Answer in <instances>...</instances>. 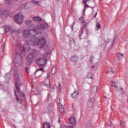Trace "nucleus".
<instances>
[{"label": "nucleus", "instance_id": "f257e3e1", "mask_svg": "<svg viewBox=\"0 0 128 128\" xmlns=\"http://www.w3.org/2000/svg\"><path fill=\"white\" fill-rule=\"evenodd\" d=\"M48 28V26L46 22H43L42 24H38L35 29L32 30L33 32V46H38L40 48H42L46 44V39L44 38L38 39L37 38L34 37L38 34L39 30H44Z\"/></svg>", "mask_w": 128, "mask_h": 128}, {"label": "nucleus", "instance_id": "f03ea898", "mask_svg": "<svg viewBox=\"0 0 128 128\" xmlns=\"http://www.w3.org/2000/svg\"><path fill=\"white\" fill-rule=\"evenodd\" d=\"M16 46L17 49L14 52V60L17 62V64H22V56L20 52L24 54V52H26V48L22 45H20V43L18 41L16 42ZM18 50H20V52H18Z\"/></svg>", "mask_w": 128, "mask_h": 128}, {"label": "nucleus", "instance_id": "7ed1b4c3", "mask_svg": "<svg viewBox=\"0 0 128 128\" xmlns=\"http://www.w3.org/2000/svg\"><path fill=\"white\" fill-rule=\"evenodd\" d=\"M32 29L30 30L28 28H26L24 30L22 35L25 42H30V40H32V34H30V32H32Z\"/></svg>", "mask_w": 128, "mask_h": 128}, {"label": "nucleus", "instance_id": "20e7f679", "mask_svg": "<svg viewBox=\"0 0 128 128\" xmlns=\"http://www.w3.org/2000/svg\"><path fill=\"white\" fill-rule=\"evenodd\" d=\"M24 16H22V14L20 13L14 16L15 22L18 24H22V22L24 21Z\"/></svg>", "mask_w": 128, "mask_h": 128}, {"label": "nucleus", "instance_id": "39448f33", "mask_svg": "<svg viewBox=\"0 0 128 128\" xmlns=\"http://www.w3.org/2000/svg\"><path fill=\"white\" fill-rule=\"evenodd\" d=\"M46 62H48L46 58H40L36 59L35 62L36 64H38V66H44L46 64Z\"/></svg>", "mask_w": 128, "mask_h": 128}, {"label": "nucleus", "instance_id": "423d86ee", "mask_svg": "<svg viewBox=\"0 0 128 128\" xmlns=\"http://www.w3.org/2000/svg\"><path fill=\"white\" fill-rule=\"evenodd\" d=\"M27 66H30L32 62V53L29 54L26 58Z\"/></svg>", "mask_w": 128, "mask_h": 128}, {"label": "nucleus", "instance_id": "0eeeda50", "mask_svg": "<svg viewBox=\"0 0 128 128\" xmlns=\"http://www.w3.org/2000/svg\"><path fill=\"white\" fill-rule=\"evenodd\" d=\"M68 120L70 124H72V126H76V117L71 116L70 118H68Z\"/></svg>", "mask_w": 128, "mask_h": 128}, {"label": "nucleus", "instance_id": "6e6552de", "mask_svg": "<svg viewBox=\"0 0 128 128\" xmlns=\"http://www.w3.org/2000/svg\"><path fill=\"white\" fill-rule=\"evenodd\" d=\"M94 98H92L88 100V108H92V106H94Z\"/></svg>", "mask_w": 128, "mask_h": 128}, {"label": "nucleus", "instance_id": "1a4fd4ad", "mask_svg": "<svg viewBox=\"0 0 128 128\" xmlns=\"http://www.w3.org/2000/svg\"><path fill=\"white\" fill-rule=\"evenodd\" d=\"M4 16H10V12H8V10L2 12V8H0V18H2Z\"/></svg>", "mask_w": 128, "mask_h": 128}, {"label": "nucleus", "instance_id": "9d476101", "mask_svg": "<svg viewBox=\"0 0 128 128\" xmlns=\"http://www.w3.org/2000/svg\"><path fill=\"white\" fill-rule=\"evenodd\" d=\"M16 86L17 90V92L20 94L21 98H24V93L23 92H20V86L18 85V82H16Z\"/></svg>", "mask_w": 128, "mask_h": 128}, {"label": "nucleus", "instance_id": "9b49d317", "mask_svg": "<svg viewBox=\"0 0 128 128\" xmlns=\"http://www.w3.org/2000/svg\"><path fill=\"white\" fill-rule=\"evenodd\" d=\"M88 2V0H83L82 3L85 4L84 8V12H86V8H94V7H90L86 4V2Z\"/></svg>", "mask_w": 128, "mask_h": 128}, {"label": "nucleus", "instance_id": "f8f14e48", "mask_svg": "<svg viewBox=\"0 0 128 128\" xmlns=\"http://www.w3.org/2000/svg\"><path fill=\"white\" fill-rule=\"evenodd\" d=\"M25 24L26 26H28V28H30V26H32V20H26L25 22Z\"/></svg>", "mask_w": 128, "mask_h": 128}, {"label": "nucleus", "instance_id": "ddd939ff", "mask_svg": "<svg viewBox=\"0 0 128 128\" xmlns=\"http://www.w3.org/2000/svg\"><path fill=\"white\" fill-rule=\"evenodd\" d=\"M14 78L16 82H20V76H18V70L14 71Z\"/></svg>", "mask_w": 128, "mask_h": 128}, {"label": "nucleus", "instance_id": "4468645a", "mask_svg": "<svg viewBox=\"0 0 128 128\" xmlns=\"http://www.w3.org/2000/svg\"><path fill=\"white\" fill-rule=\"evenodd\" d=\"M21 6L23 8H30L32 6V5H30V3H26L21 4Z\"/></svg>", "mask_w": 128, "mask_h": 128}, {"label": "nucleus", "instance_id": "2eb2a0df", "mask_svg": "<svg viewBox=\"0 0 128 128\" xmlns=\"http://www.w3.org/2000/svg\"><path fill=\"white\" fill-rule=\"evenodd\" d=\"M14 95L16 97V102H18L19 104H22V100H20V99L18 98V95L16 94V90H14Z\"/></svg>", "mask_w": 128, "mask_h": 128}, {"label": "nucleus", "instance_id": "dca6fc26", "mask_svg": "<svg viewBox=\"0 0 128 128\" xmlns=\"http://www.w3.org/2000/svg\"><path fill=\"white\" fill-rule=\"evenodd\" d=\"M71 96L73 98H78V91H74L73 94H71Z\"/></svg>", "mask_w": 128, "mask_h": 128}, {"label": "nucleus", "instance_id": "f3484780", "mask_svg": "<svg viewBox=\"0 0 128 128\" xmlns=\"http://www.w3.org/2000/svg\"><path fill=\"white\" fill-rule=\"evenodd\" d=\"M59 106L60 108V112L61 114H62L64 113V106L60 104V98L59 99Z\"/></svg>", "mask_w": 128, "mask_h": 128}, {"label": "nucleus", "instance_id": "a211bd4d", "mask_svg": "<svg viewBox=\"0 0 128 128\" xmlns=\"http://www.w3.org/2000/svg\"><path fill=\"white\" fill-rule=\"evenodd\" d=\"M43 128H50V122H45L43 123Z\"/></svg>", "mask_w": 128, "mask_h": 128}, {"label": "nucleus", "instance_id": "6ab92c4d", "mask_svg": "<svg viewBox=\"0 0 128 128\" xmlns=\"http://www.w3.org/2000/svg\"><path fill=\"white\" fill-rule=\"evenodd\" d=\"M5 80H6V82H8V80H10V74L8 73L5 76Z\"/></svg>", "mask_w": 128, "mask_h": 128}, {"label": "nucleus", "instance_id": "aec40b11", "mask_svg": "<svg viewBox=\"0 0 128 128\" xmlns=\"http://www.w3.org/2000/svg\"><path fill=\"white\" fill-rule=\"evenodd\" d=\"M34 96H38L40 94V91L38 89H35L34 91Z\"/></svg>", "mask_w": 128, "mask_h": 128}, {"label": "nucleus", "instance_id": "412c9836", "mask_svg": "<svg viewBox=\"0 0 128 128\" xmlns=\"http://www.w3.org/2000/svg\"><path fill=\"white\" fill-rule=\"evenodd\" d=\"M33 20H34L35 22H42V20L38 16L34 17Z\"/></svg>", "mask_w": 128, "mask_h": 128}, {"label": "nucleus", "instance_id": "4be33fe9", "mask_svg": "<svg viewBox=\"0 0 128 128\" xmlns=\"http://www.w3.org/2000/svg\"><path fill=\"white\" fill-rule=\"evenodd\" d=\"M116 56L118 60H122L124 58V54L120 53H117Z\"/></svg>", "mask_w": 128, "mask_h": 128}, {"label": "nucleus", "instance_id": "5701e85b", "mask_svg": "<svg viewBox=\"0 0 128 128\" xmlns=\"http://www.w3.org/2000/svg\"><path fill=\"white\" fill-rule=\"evenodd\" d=\"M96 30H98L100 28V22H97L96 26Z\"/></svg>", "mask_w": 128, "mask_h": 128}, {"label": "nucleus", "instance_id": "b1692460", "mask_svg": "<svg viewBox=\"0 0 128 128\" xmlns=\"http://www.w3.org/2000/svg\"><path fill=\"white\" fill-rule=\"evenodd\" d=\"M33 56L36 57V56H38V51L33 49Z\"/></svg>", "mask_w": 128, "mask_h": 128}, {"label": "nucleus", "instance_id": "393cba45", "mask_svg": "<svg viewBox=\"0 0 128 128\" xmlns=\"http://www.w3.org/2000/svg\"><path fill=\"white\" fill-rule=\"evenodd\" d=\"M70 60H72V62H76V61L78 60V57H76V56H73L70 58Z\"/></svg>", "mask_w": 128, "mask_h": 128}, {"label": "nucleus", "instance_id": "a878e982", "mask_svg": "<svg viewBox=\"0 0 128 128\" xmlns=\"http://www.w3.org/2000/svg\"><path fill=\"white\" fill-rule=\"evenodd\" d=\"M91 90L92 92H96L98 91V86H93Z\"/></svg>", "mask_w": 128, "mask_h": 128}, {"label": "nucleus", "instance_id": "bb28decb", "mask_svg": "<svg viewBox=\"0 0 128 128\" xmlns=\"http://www.w3.org/2000/svg\"><path fill=\"white\" fill-rule=\"evenodd\" d=\"M116 88L118 92H120V90H122V92H124V89L122 88V86H116Z\"/></svg>", "mask_w": 128, "mask_h": 128}, {"label": "nucleus", "instance_id": "cd10ccee", "mask_svg": "<svg viewBox=\"0 0 128 128\" xmlns=\"http://www.w3.org/2000/svg\"><path fill=\"white\" fill-rule=\"evenodd\" d=\"M40 1H36V0H33L32 1L33 4L35 6H40Z\"/></svg>", "mask_w": 128, "mask_h": 128}, {"label": "nucleus", "instance_id": "c85d7f7f", "mask_svg": "<svg viewBox=\"0 0 128 128\" xmlns=\"http://www.w3.org/2000/svg\"><path fill=\"white\" fill-rule=\"evenodd\" d=\"M56 66H54L53 67V68L51 70V74H56Z\"/></svg>", "mask_w": 128, "mask_h": 128}, {"label": "nucleus", "instance_id": "c756f323", "mask_svg": "<svg viewBox=\"0 0 128 128\" xmlns=\"http://www.w3.org/2000/svg\"><path fill=\"white\" fill-rule=\"evenodd\" d=\"M79 20L80 21V24H84L86 22H84V17H80L79 18Z\"/></svg>", "mask_w": 128, "mask_h": 128}, {"label": "nucleus", "instance_id": "7c9ffc66", "mask_svg": "<svg viewBox=\"0 0 128 128\" xmlns=\"http://www.w3.org/2000/svg\"><path fill=\"white\" fill-rule=\"evenodd\" d=\"M10 26H7L5 28L6 32H10Z\"/></svg>", "mask_w": 128, "mask_h": 128}, {"label": "nucleus", "instance_id": "2f4dec72", "mask_svg": "<svg viewBox=\"0 0 128 128\" xmlns=\"http://www.w3.org/2000/svg\"><path fill=\"white\" fill-rule=\"evenodd\" d=\"M114 71L112 70V69L110 68L108 70V74H114Z\"/></svg>", "mask_w": 128, "mask_h": 128}, {"label": "nucleus", "instance_id": "473e14b6", "mask_svg": "<svg viewBox=\"0 0 128 128\" xmlns=\"http://www.w3.org/2000/svg\"><path fill=\"white\" fill-rule=\"evenodd\" d=\"M5 4H12V0H6Z\"/></svg>", "mask_w": 128, "mask_h": 128}, {"label": "nucleus", "instance_id": "72a5a7b5", "mask_svg": "<svg viewBox=\"0 0 128 128\" xmlns=\"http://www.w3.org/2000/svg\"><path fill=\"white\" fill-rule=\"evenodd\" d=\"M94 58V57L92 56H91L90 58V64H92V59Z\"/></svg>", "mask_w": 128, "mask_h": 128}, {"label": "nucleus", "instance_id": "f704fd0d", "mask_svg": "<svg viewBox=\"0 0 128 128\" xmlns=\"http://www.w3.org/2000/svg\"><path fill=\"white\" fill-rule=\"evenodd\" d=\"M70 44H74V40L72 38H70Z\"/></svg>", "mask_w": 128, "mask_h": 128}, {"label": "nucleus", "instance_id": "c9c22d12", "mask_svg": "<svg viewBox=\"0 0 128 128\" xmlns=\"http://www.w3.org/2000/svg\"><path fill=\"white\" fill-rule=\"evenodd\" d=\"M40 70L41 72H44V68H40L38 69L35 72V74H36L37 72H40Z\"/></svg>", "mask_w": 128, "mask_h": 128}, {"label": "nucleus", "instance_id": "e433bc0d", "mask_svg": "<svg viewBox=\"0 0 128 128\" xmlns=\"http://www.w3.org/2000/svg\"><path fill=\"white\" fill-rule=\"evenodd\" d=\"M16 34H17L15 30H12V34H13L12 37L14 38V36H16Z\"/></svg>", "mask_w": 128, "mask_h": 128}, {"label": "nucleus", "instance_id": "4c0bfd02", "mask_svg": "<svg viewBox=\"0 0 128 128\" xmlns=\"http://www.w3.org/2000/svg\"><path fill=\"white\" fill-rule=\"evenodd\" d=\"M111 82H112V84H111L112 86H114L115 88L116 86V82H114L112 81H111Z\"/></svg>", "mask_w": 128, "mask_h": 128}, {"label": "nucleus", "instance_id": "58836bf2", "mask_svg": "<svg viewBox=\"0 0 128 128\" xmlns=\"http://www.w3.org/2000/svg\"><path fill=\"white\" fill-rule=\"evenodd\" d=\"M120 124L121 126H124V121H121Z\"/></svg>", "mask_w": 128, "mask_h": 128}, {"label": "nucleus", "instance_id": "ea45409f", "mask_svg": "<svg viewBox=\"0 0 128 128\" xmlns=\"http://www.w3.org/2000/svg\"><path fill=\"white\" fill-rule=\"evenodd\" d=\"M58 90L60 92V90H62V86L60 84H58Z\"/></svg>", "mask_w": 128, "mask_h": 128}, {"label": "nucleus", "instance_id": "a19ab883", "mask_svg": "<svg viewBox=\"0 0 128 128\" xmlns=\"http://www.w3.org/2000/svg\"><path fill=\"white\" fill-rule=\"evenodd\" d=\"M26 46H27V48H26L28 50H30V45L28 44H26Z\"/></svg>", "mask_w": 128, "mask_h": 128}, {"label": "nucleus", "instance_id": "79ce46f5", "mask_svg": "<svg viewBox=\"0 0 128 128\" xmlns=\"http://www.w3.org/2000/svg\"><path fill=\"white\" fill-rule=\"evenodd\" d=\"M86 128H92V124H88L86 126Z\"/></svg>", "mask_w": 128, "mask_h": 128}, {"label": "nucleus", "instance_id": "37998d69", "mask_svg": "<svg viewBox=\"0 0 128 128\" xmlns=\"http://www.w3.org/2000/svg\"><path fill=\"white\" fill-rule=\"evenodd\" d=\"M48 56V53H46L44 54V55H43V56L46 57V56Z\"/></svg>", "mask_w": 128, "mask_h": 128}, {"label": "nucleus", "instance_id": "c03bdc74", "mask_svg": "<svg viewBox=\"0 0 128 128\" xmlns=\"http://www.w3.org/2000/svg\"><path fill=\"white\" fill-rule=\"evenodd\" d=\"M28 68L26 67V70L28 74Z\"/></svg>", "mask_w": 128, "mask_h": 128}, {"label": "nucleus", "instance_id": "a18cd8bd", "mask_svg": "<svg viewBox=\"0 0 128 128\" xmlns=\"http://www.w3.org/2000/svg\"><path fill=\"white\" fill-rule=\"evenodd\" d=\"M18 34H22V30H18Z\"/></svg>", "mask_w": 128, "mask_h": 128}, {"label": "nucleus", "instance_id": "49530a36", "mask_svg": "<svg viewBox=\"0 0 128 128\" xmlns=\"http://www.w3.org/2000/svg\"><path fill=\"white\" fill-rule=\"evenodd\" d=\"M96 68V66H90V68Z\"/></svg>", "mask_w": 128, "mask_h": 128}, {"label": "nucleus", "instance_id": "de8ad7c7", "mask_svg": "<svg viewBox=\"0 0 128 128\" xmlns=\"http://www.w3.org/2000/svg\"><path fill=\"white\" fill-rule=\"evenodd\" d=\"M96 14H98V12L96 13L95 16H94V18H96Z\"/></svg>", "mask_w": 128, "mask_h": 128}, {"label": "nucleus", "instance_id": "09e8293b", "mask_svg": "<svg viewBox=\"0 0 128 128\" xmlns=\"http://www.w3.org/2000/svg\"><path fill=\"white\" fill-rule=\"evenodd\" d=\"M50 78V74H47V78Z\"/></svg>", "mask_w": 128, "mask_h": 128}, {"label": "nucleus", "instance_id": "8fccbe9b", "mask_svg": "<svg viewBox=\"0 0 128 128\" xmlns=\"http://www.w3.org/2000/svg\"><path fill=\"white\" fill-rule=\"evenodd\" d=\"M90 78L91 80H92V76H90Z\"/></svg>", "mask_w": 128, "mask_h": 128}, {"label": "nucleus", "instance_id": "3c124183", "mask_svg": "<svg viewBox=\"0 0 128 128\" xmlns=\"http://www.w3.org/2000/svg\"><path fill=\"white\" fill-rule=\"evenodd\" d=\"M86 26V24H85L84 25V26H83V28H84V26Z\"/></svg>", "mask_w": 128, "mask_h": 128}, {"label": "nucleus", "instance_id": "603ef678", "mask_svg": "<svg viewBox=\"0 0 128 128\" xmlns=\"http://www.w3.org/2000/svg\"><path fill=\"white\" fill-rule=\"evenodd\" d=\"M116 40V38H114V40Z\"/></svg>", "mask_w": 128, "mask_h": 128}, {"label": "nucleus", "instance_id": "864d4df0", "mask_svg": "<svg viewBox=\"0 0 128 128\" xmlns=\"http://www.w3.org/2000/svg\"><path fill=\"white\" fill-rule=\"evenodd\" d=\"M88 78H90V74H88Z\"/></svg>", "mask_w": 128, "mask_h": 128}, {"label": "nucleus", "instance_id": "5fc2aeb1", "mask_svg": "<svg viewBox=\"0 0 128 128\" xmlns=\"http://www.w3.org/2000/svg\"><path fill=\"white\" fill-rule=\"evenodd\" d=\"M53 90H54V87H53Z\"/></svg>", "mask_w": 128, "mask_h": 128}, {"label": "nucleus", "instance_id": "6e6d98bb", "mask_svg": "<svg viewBox=\"0 0 128 128\" xmlns=\"http://www.w3.org/2000/svg\"><path fill=\"white\" fill-rule=\"evenodd\" d=\"M82 32H84V30H82Z\"/></svg>", "mask_w": 128, "mask_h": 128}, {"label": "nucleus", "instance_id": "4d7b16f0", "mask_svg": "<svg viewBox=\"0 0 128 128\" xmlns=\"http://www.w3.org/2000/svg\"><path fill=\"white\" fill-rule=\"evenodd\" d=\"M81 36H82V34H80V37Z\"/></svg>", "mask_w": 128, "mask_h": 128}, {"label": "nucleus", "instance_id": "13d9d810", "mask_svg": "<svg viewBox=\"0 0 128 128\" xmlns=\"http://www.w3.org/2000/svg\"><path fill=\"white\" fill-rule=\"evenodd\" d=\"M106 42V44H108V42Z\"/></svg>", "mask_w": 128, "mask_h": 128}, {"label": "nucleus", "instance_id": "bf43d9fd", "mask_svg": "<svg viewBox=\"0 0 128 128\" xmlns=\"http://www.w3.org/2000/svg\"><path fill=\"white\" fill-rule=\"evenodd\" d=\"M72 108H74V105H72Z\"/></svg>", "mask_w": 128, "mask_h": 128}, {"label": "nucleus", "instance_id": "052dcab7", "mask_svg": "<svg viewBox=\"0 0 128 128\" xmlns=\"http://www.w3.org/2000/svg\"><path fill=\"white\" fill-rule=\"evenodd\" d=\"M15 0L16 2V1H18V0Z\"/></svg>", "mask_w": 128, "mask_h": 128}, {"label": "nucleus", "instance_id": "680f3d73", "mask_svg": "<svg viewBox=\"0 0 128 128\" xmlns=\"http://www.w3.org/2000/svg\"><path fill=\"white\" fill-rule=\"evenodd\" d=\"M48 84H49V86H50V82H48Z\"/></svg>", "mask_w": 128, "mask_h": 128}, {"label": "nucleus", "instance_id": "e2e57ef3", "mask_svg": "<svg viewBox=\"0 0 128 128\" xmlns=\"http://www.w3.org/2000/svg\"><path fill=\"white\" fill-rule=\"evenodd\" d=\"M104 98H106V96H104Z\"/></svg>", "mask_w": 128, "mask_h": 128}, {"label": "nucleus", "instance_id": "0e129e2a", "mask_svg": "<svg viewBox=\"0 0 128 128\" xmlns=\"http://www.w3.org/2000/svg\"><path fill=\"white\" fill-rule=\"evenodd\" d=\"M31 88H32V86H31Z\"/></svg>", "mask_w": 128, "mask_h": 128}, {"label": "nucleus", "instance_id": "69168bd1", "mask_svg": "<svg viewBox=\"0 0 128 128\" xmlns=\"http://www.w3.org/2000/svg\"><path fill=\"white\" fill-rule=\"evenodd\" d=\"M51 30H52V29H51Z\"/></svg>", "mask_w": 128, "mask_h": 128}]
</instances>
